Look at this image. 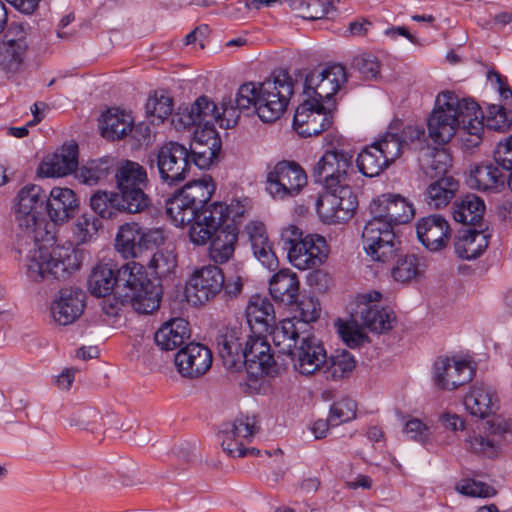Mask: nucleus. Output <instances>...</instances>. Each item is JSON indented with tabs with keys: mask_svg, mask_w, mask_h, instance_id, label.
Returning a JSON list of instances; mask_svg holds the SVG:
<instances>
[{
	"mask_svg": "<svg viewBox=\"0 0 512 512\" xmlns=\"http://www.w3.org/2000/svg\"><path fill=\"white\" fill-rule=\"evenodd\" d=\"M403 433L410 439L421 444H426L430 440V430L421 420L413 418L405 423Z\"/></svg>",
	"mask_w": 512,
	"mask_h": 512,
	"instance_id": "nucleus-62",
	"label": "nucleus"
},
{
	"mask_svg": "<svg viewBox=\"0 0 512 512\" xmlns=\"http://www.w3.org/2000/svg\"><path fill=\"white\" fill-rule=\"evenodd\" d=\"M501 442L490 438L489 436H483L481 434L473 433L465 439V448L474 453L482 454L488 457L496 455Z\"/></svg>",
	"mask_w": 512,
	"mask_h": 512,
	"instance_id": "nucleus-55",
	"label": "nucleus"
},
{
	"mask_svg": "<svg viewBox=\"0 0 512 512\" xmlns=\"http://www.w3.org/2000/svg\"><path fill=\"white\" fill-rule=\"evenodd\" d=\"M160 229H144L137 223H126L119 228L115 247L125 258H136L144 249L164 242Z\"/></svg>",
	"mask_w": 512,
	"mask_h": 512,
	"instance_id": "nucleus-15",
	"label": "nucleus"
},
{
	"mask_svg": "<svg viewBox=\"0 0 512 512\" xmlns=\"http://www.w3.org/2000/svg\"><path fill=\"white\" fill-rule=\"evenodd\" d=\"M371 215L381 217L394 227L408 223L414 217L413 205L401 195L382 194L370 204Z\"/></svg>",
	"mask_w": 512,
	"mask_h": 512,
	"instance_id": "nucleus-25",
	"label": "nucleus"
},
{
	"mask_svg": "<svg viewBox=\"0 0 512 512\" xmlns=\"http://www.w3.org/2000/svg\"><path fill=\"white\" fill-rule=\"evenodd\" d=\"M190 338L189 323L183 318L165 322L155 333V342L162 350L180 347Z\"/></svg>",
	"mask_w": 512,
	"mask_h": 512,
	"instance_id": "nucleus-34",
	"label": "nucleus"
},
{
	"mask_svg": "<svg viewBox=\"0 0 512 512\" xmlns=\"http://www.w3.org/2000/svg\"><path fill=\"white\" fill-rule=\"evenodd\" d=\"M150 162L151 166L156 164L161 181L168 185L183 182L191 168L188 148L175 141L164 143Z\"/></svg>",
	"mask_w": 512,
	"mask_h": 512,
	"instance_id": "nucleus-10",
	"label": "nucleus"
},
{
	"mask_svg": "<svg viewBox=\"0 0 512 512\" xmlns=\"http://www.w3.org/2000/svg\"><path fill=\"white\" fill-rule=\"evenodd\" d=\"M237 239L238 231L235 225L227 224L218 230L210 241V258L218 264L226 263L234 254Z\"/></svg>",
	"mask_w": 512,
	"mask_h": 512,
	"instance_id": "nucleus-36",
	"label": "nucleus"
},
{
	"mask_svg": "<svg viewBox=\"0 0 512 512\" xmlns=\"http://www.w3.org/2000/svg\"><path fill=\"white\" fill-rule=\"evenodd\" d=\"M374 144L390 164L398 159L404 151L398 133H394L392 130L387 131L382 138L374 142Z\"/></svg>",
	"mask_w": 512,
	"mask_h": 512,
	"instance_id": "nucleus-56",
	"label": "nucleus"
},
{
	"mask_svg": "<svg viewBox=\"0 0 512 512\" xmlns=\"http://www.w3.org/2000/svg\"><path fill=\"white\" fill-rule=\"evenodd\" d=\"M356 403L352 399L344 398L332 404L329 413L331 427L348 422L356 416Z\"/></svg>",
	"mask_w": 512,
	"mask_h": 512,
	"instance_id": "nucleus-57",
	"label": "nucleus"
},
{
	"mask_svg": "<svg viewBox=\"0 0 512 512\" xmlns=\"http://www.w3.org/2000/svg\"><path fill=\"white\" fill-rule=\"evenodd\" d=\"M461 494L470 497L489 498L496 495L494 487L474 479H464L456 487Z\"/></svg>",
	"mask_w": 512,
	"mask_h": 512,
	"instance_id": "nucleus-58",
	"label": "nucleus"
},
{
	"mask_svg": "<svg viewBox=\"0 0 512 512\" xmlns=\"http://www.w3.org/2000/svg\"><path fill=\"white\" fill-rule=\"evenodd\" d=\"M505 182V174L492 163L477 165L471 170L468 178V184L471 188L483 192H499L505 187Z\"/></svg>",
	"mask_w": 512,
	"mask_h": 512,
	"instance_id": "nucleus-32",
	"label": "nucleus"
},
{
	"mask_svg": "<svg viewBox=\"0 0 512 512\" xmlns=\"http://www.w3.org/2000/svg\"><path fill=\"white\" fill-rule=\"evenodd\" d=\"M355 66L366 79L376 78L379 74L380 64L376 57L364 55L355 59Z\"/></svg>",
	"mask_w": 512,
	"mask_h": 512,
	"instance_id": "nucleus-64",
	"label": "nucleus"
},
{
	"mask_svg": "<svg viewBox=\"0 0 512 512\" xmlns=\"http://www.w3.org/2000/svg\"><path fill=\"white\" fill-rule=\"evenodd\" d=\"M389 222L372 215L362 232V241L366 253L372 260L388 262L400 250L401 242L396 238Z\"/></svg>",
	"mask_w": 512,
	"mask_h": 512,
	"instance_id": "nucleus-9",
	"label": "nucleus"
},
{
	"mask_svg": "<svg viewBox=\"0 0 512 512\" xmlns=\"http://www.w3.org/2000/svg\"><path fill=\"white\" fill-rule=\"evenodd\" d=\"M218 230L214 226L204 225L203 222L193 219L189 228V238L196 245H205L215 236Z\"/></svg>",
	"mask_w": 512,
	"mask_h": 512,
	"instance_id": "nucleus-61",
	"label": "nucleus"
},
{
	"mask_svg": "<svg viewBox=\"0 0 512 512\" xmlns=\"http://www.w3.org/2000/svg\"><path fill=\"white\" fill-rule=\"evenodd\" d=\"M239 369L245 367L248 374L258 378L276 373V364L270 353V345L266 338L259 333H250L247 336Z\"/></svg>",
	"mask_w": 512,
	"mask_h": 512,
	"instance_id": "nucleus-16",
	"label": "nucleus"
},
{
	"mask_svg": "<svg viewBox=\"0 0 512 512\" xmlns=\"http://www.w3.org/2000/svg\"><path fill=\"white\" fill-rule=\"evenodd\" d=\"M298 341L299 344L289 355L295 371L310 376L322 370L326 351L321 341L309 333L303 334Z\"/></svg>",
	"mask_w": 512,
	"mask_h": 512,
	"instance_id": "nucleus-18",
	"label": "nucleus"
},
{
	"mask_svg": "<svg viewBox=\"0 0 512 512\" xmlns=\"http://www.w3.org/2000/svg\"><path fill=\"white\" fill-rule=\"evenodd\" d=\"M45 203L42 187L27 184L16 194L13 206L15 219L24 233L21 242L30 247L26 269L34 282L65 280L80 267L77 253L71 247L46 244L52 236L45 227Z\"/></svg>",
	"mask_w": 512,
	"mask_h": 512,
	"instance_id": "nucleus-1",
	"label": "nucleus"
},
{
	"mask_svg": "<svg viewBox=\"0 0 512 512\" xmlns=\"http://www.w3.org/2000/svg\"><path fill=\"white\" fill-rule=\"evenodd\" d=\"M178 372L186 378H198L204 375L212 365V353L204 345L189 343L175 355Z\"/></svg>",
	"mask_w": 512,
	"mask_h": 512,
	"instance_id": "nucleus-24",
	"label": "nucleus"
},
{
	"mask_svg": "<svg viewBox=\"0 0 512 512\" xmlns=\"http://www.w3.org/2000/svg\"><path fill=\"white\" fill-rule=\"evenodd\" d=\"M299 291L297 275L289 269L280 270L269 282V292L276 302L285 305L296 303Z\"/></svg>",
	"mask_w": 512,
	"mask_h": 512,
	"instance_id": "nucleus-35",
	"label": "nucleus"
},
{
	"mask_svg": "<svg viewBox=\"0 0 512 512\" xmlns=\"http://www.w3.org/2000/svg\"><path fill=\"white\" fill-rule=\"evenodd\" d=\"M246 318L251 332L263 334L275 322L274 307L267 297L253 295L246 307Z\"/></svg>",
	"mask_w": 512,
	"mask_h": 512,
	"instance_id": "nucleus-30",
	"label": "nucleus"
},
{
	"mask_svg": "<svg viewBox=\"0 0 512 512\" xmlns=\"http://www.w3.org/2000/svg\"><path fill=\"white\" fill-rule=\"evenodd\" d=\"M346 81L345 68L340 64L319 67L306 75L304 94L308 99L319 103H330V99Z\"/></svg>",
	"mask_w": 512,
	"mask_h": 512,
	"instance_id": "nucleus-14",
	"label": "nucleus"
},
{
	"mask_svg": "<svg viewBox=\"0 0 512 512\" xmlns=\"http://www.w3.org/2000/svg\"><path fill=\"white\" fill-rule=\"evenodd\" d=\"M29 24L12 21L0 41V69L7 74L21 71L31 43Z\"/></svg>",
	"mask_w": 512,
	"mask_h": 512,
	"instance_id": "nucleus-8",
	"label": "nucleus"
},
{
	"mask_svg": "<svg viewBox=\"0 0 512 512\" xmlns=\"http://www.w3.org/2000/svg\"><path fill=\"white\" fill-rule=\"evenodd\" d=\"M90 207L104 219H113L119 213H128V207L117 191H96L90 198Z\"/></svg>",
	"mask_w": 512,
	"mask_h": 512,
	"instance_id": "nucleus-39",
	"label": "nucleus"
},
{
	"mask_svg": "<svg viewBox=\"0 0 512 512\" xmlns=\"http://www.w3.org/2000/svg\"><path fill=\"white\" fill-rule=\"evenodd\" d=\"M382 295L378 291L359 294L356 298L357 309L353 322L338 320V332L349 347H357L366 338L359 326L374 333H384L391 330L396 321L394 312L376 304Z\"/></svg>",
	"mask_w": 512,
	"mask_h": 512,
	"instance_id": "nucleus-5",
	"label": "nucleus"
},
{
	"mask_svg": "<svg viewBox=\"0 0 512 512\" xmlns=\"http://www.w3.org/2000/svg\"><path fill=\"white\" fill-rule=\"evenodd\" d=\"M479 118L486 126L495 131L505 132L512 126V113H508L501 105L492 104L487 107L486 115L481 112Z\"/></svg>",
	"mask_w": 512,
	"mask_h": 512,
	"instance_id": "nucleus-53",
	"label": "nucleus"
},
{
	"mask_svg": "<svg viewBox=\"0 0 512 512\" xmlns=\"http://www.w3.org/2000/svg\"><path fill=\"white\" fill-rule=\"evenodd\" d=\"M485 204L483 200L474 194H467L454 204L453 218L456 222L481 227Z\"/></svg>",
	"mask_w": 512,
	"mask_h": 512,
	"instance_id": "nucleus-41",
	"label": "nucleus"
},
{
	"mask_svg": "<svg viewBox=\"0 0 512 512\" xmlns=\"http://www.w3.org/2000/svg\"><path fill=\"white\" fill-rule=\"evenodd\" d=\"M249 332L239 325H230L221 328L216 337L218 354L223 364L229 369L239 370L241 357L243 358L244 345Z\"/></svg>",
	"mask_w": 512,
	"mask_h": 512,
	"instance_id": "nucleus-23",
	"label": "nucleus"
},
{
	"mask_svg": "<svg viewBox=\"0 0 512 512\" xmlns=\"http://www.w3.org/2000/svg\"><path fill=\"white\" fill-rule=\"evenodd\" d=\"M498 402L496 391L483 382L474 383L463 398L466 411L481 419L493 414L498 409Z\"/></svg>",
	"mask_w": 512,
	"mask_h": 512,
	"instance_id": "nucleus-28",
	"label": "nucleus"
},
{
	"mask_svg": "<svg viewBox=\"0 0 512 512\" xmlns=\"http://www.w3.org/2000/svg\"><path fill=\"white\" fill-rule=\"evenodd\" d=\"M358 201L350 186L327 189L316 202V210L327 224L344 223L350 220L357 209Z\"/></svg>",
	"mask_w": 512,
	"mask_h": 512,
	"instance_id": "nucleus-13",
	"label": "nucleus"
},
{
	"mask_svg": "<svg viewBox=\"0 0 512 512\" xmlns=\"http://www.w3.org/2000/svg\"><path fill=\"white\" fill-rule=\"evenodd\" d=\"M293 92V81L288 72L278 70L261 82L244 83L234 99L224 98L222 101H232L239 114L253 108L261 121L271 123L285 112Z\"/></svg>",
	"mask_w": 512,
	"mask_h": 512,
	"instance_id": "nucleus-4",
	"label": "nucleus"
},
{
	"mask_svg": "<svg viewBox=\"0 0 512 512\" xmlns=\"http://www.w3.org/2000/svg\"><path fill=\"white\" fill-rule=\"evenodd\" d=\"M177 257L173 250L162 249L155 252L147 264L150 273L161 279L173 273Z\"/></svg>",
	"mask_w": 512,
	"mask_h": 512,
	"instance_id": "nucleus-51",
	"label": "nucleus"
},
{
	"mask_svg": "<svg viewBox=\"0 0 512 512\" xmlns=\"http://www.w3.org/2000/svg\"><path fill=\"white\" fill-rule=\"evenodd\" d=\"M358 170L367 177L378 176L390 166V163L381 154L374 143L365 147L356 159Z\"/></svg>",
	"mask_w": 512,
	"mask_h": 512,
	"instance_id": "nucleus-46",
	"label": "nucleus"
},
{
	"mask_svg": "<svg viewBox=\"0 0 512 512\" xmlns=\"http://www.w3.org/2000/svg\"><path fill=\"white\" fill-rule=\"evenodd\" d=\"M356 362L353 355L346 351H337L326 358L322 368V372L326 379L339 380L347 377L355 368Z\"/></svg>",
	"mask_w": 512,
	"mask_h": 512,
	"instance_id": "nucleus-47",
	"label": "nucleus"
},
{
	"mask_svg": "<svg viewBox=\"0 0 512 512\" xmlns=\"http://www.w3.org/2000/svg\"><path fill=\"white\" fill-rule=\"evenodd\" d=\"M245 230L251 243L254 256L267 269H276L278 259L269 242L264 224L257 221L250 222Z\"/></svg>",
	"mask_w": 512,
	"mask_h": 512,
	"instance_id": "nucleus-31",
	"label": "nucleus"
},
{
	"mask_svg": "<svg viewBox=\"0 0 512 512\" xmlns=\"http://www.w3.org/2000/svg\"><path fill=\"white\" fill-rule=\"evenodd\" d=\"M480 114L481 108L474 100L443 91L436 97L427 120L429 136L435 143L445 144L459 132L466 148L477 147L483 133Z\"/></svg>",
	"mask_w": 512,
	"mask_h": 512,
	"instance_id": "nucleus-3",
	"label": "nucleus"
},
{
	"mask_svg": "<svg viewBox=\"0 0 512 512\" xmlns=\"http://www.w3.org/2000/svg\"><path fill=\"white\" fill-rule=\"evenodd\" d=\"M474 370L464 360L439 357L433 365V382L438 389L452 391L472 380Z\"/></svg>",
	"mask_w": 512,
	"mask_h": 512,
	"instance_id": "nucleus-20",
	"label": "nucleus"
},
{
	"mask_svg": "<svg viewBox=\"0 0 512 512\" xmlns=\"http://www.w3.org/2000/svg\"><path fill=\"white\" fill-rule=\"evenodd\" d=\"M425 174L430 177L445 176L451 166L450 155L444 149H435L421 164Z\"/></svg>",
	"mask_w": 512,
	"mask_h": 512,
	"instance_id": "nucleus-54",
	"label": "nucleus"
},
{
	"mask_svg": "<svg viewBox=\"0 0 512 512\" xmlns=\"http://www.w3.org/2000/svg\"><path fill=\"white\" fill-rule=\"evenodd\" d=\"M85 293L77 288H62L50 303L52 320L62 326L74 323L84 312Z\"/></svg>",
	"mask_w": 512,
	"mask_h": 512,
	"instance_id": "nucleus-22",
	"label": "nucleus"
},
{
	"mask_svg": "<svg viewBox=\"0 0 512 512\" xmlns=\"http://www.w3.org/2000/svg\"><path fill=\"white\" fill-rule=\"evenodd\" d=\"M46 210L52 222L63 224L67 222L78 208L75 192L66 187H54L49 195L46 194Z\"/></svg>",
	"mask_w": 512,
	"mask_h": 512,
	"instance_id": "nucleus-29",
	"label": "nucleus"
},
{
	"mask_svg": "<svg viewBox=\"0 0 512 512\" xmlns=\"http://www.w3.org/2000/svg\"><path fill=\"white\" fill-rule=\"evenodd\" d=\"M458 182L451 176H443L431 183L425 193V199L432 208L439 209L446 206L458 190Z\"/></svg>",
	"mask_w": 512,
	"mask_h": 512,
	"instance_id": "nucleus-44",
	"label": "nucleus"
},
{
	"mask_svg": "<svg viewBox=\"0 0 512 512\" xmlns=\"http://www.w3.org/2000/svg\"><path fill=\"white\" fill-rule=\"evenodd\" d=\"M238 120L239 113L232 101H222L218 107L207 96H200L193 104L178 108L172 117V125L176 130L196 127L188 148L189 159L198 168L207 169L218 160L222 147L214 124L229 129Z\"/></svg>",
	"mask_w": 512,
	"mask_h": 512,
	"instance_id": "nucleus-2",
	"label": "nucleus"
},
{
	"mask_svg": "<svg viewBox=\"0 0 512 512\" xmlns=\"http://www.w3.org/2000/svg\"><path fill=\"white\" fill-rule=\"evenodd\" d=\"M114 176L117 193L127 205L128 213H141L150 206V197L145 192L149 179L143 166L127 160L116 170Z\"/></svg>",
	"mask_w": 512,
	"mask_h": 512,
	"instance_id": "nucleus-7",
	"label": "nucleus"
},
{
	"mask_svg": "<svg viewBox=\"0 0 512 512\" xmlns=\"http://www.w3.org/2000/svg\"><path fill=\"white\" fill-rule=\"evenodd\" d=\"M100 130L104 138L118 140L132 132V118L118 109H109L102 115Z\"/></svg>",
	"mask_w": 512,
	"mask_h": 512,
	"instance_id": "nucleus-42",
	"label": "nucleus"
},
{
	"mask_svg": "<svg viewBox=\"0 0 512 512\" xmlns=\"http://www.w3.org/2000/svg\"><path fill=\"white\" fill-rule=\"evenodd\" d=\"M353 172V156L344 150L326 151L315 163L312 176L315 182L323 184L326 189L349 186V173Z\"/></svg>",
	"mask_w": 512,
	"mask_h": 512,
	"instance_id": "nucleus-12",
	"label": "nucleus"
},
{
	"mask_svg": "<svg viewBox=\"0 0 512 512\" xmlns=\"http://www.w3.org/2000/svg\"><path fill=\"white\" fill-rule=\"evenodd\" d=\"M215 191L213 180L209 176L187 183L180 191L182 197L197 209L208 205Z\"/></svg>",
	"mask_w": 512,
	"mask_h": 512,
	"instance_id": "nucleus-45",
	"label": "nucleus"
},
{
	"mask_svg": "<svg viewBox=\"0 0 512 512\" xmlns=\"http://www.w3.org/2000/svg\"><path fill=\"white\" fill-rule=\"evenodd\" d=\"M78 166V145L65 143L61 149L47 156L39 165L37 173L41 177H62L76 170Z\"/></svg>",
	"mask_w": 512,
	"mask_h": 512,
	"instance_id": "nucleus-26",
	"label": "nucleus"
},
{
	"mask_svg": "<svg viewBox=\"0 0 512 512\" xmlns=\"http://www.w3.org/2000/svg\"><path fill=\"white\" fill-rule=\"evenodd\" d=\"M256 422L254 417L241 416L236 418L232 423L224 426L239 439H250L256 431Z\"/></svg>",
	"mask_w": 512,
	"mask_h": 512,
	"instance_id": "nucleus-60",
	"label": "nucleus"
},
{
	"mask_svg": "<svg viewBox=\"0 0 512 512\" xmlns=\"http://www.w3.org/2000/svg\"><path fill=\"white\" fill-rule=\"evenodd\" d=\"M102 227L101 220L92 213H83L74 222L73 235L78 243L84 244L96 238Z\"/></svg>",
	"mask_w": 512,
	"mask_h": 512,
	"instance_id": "nucleus-50",
	"label": "nucleus"
},
{
	"mask_svg": "<svg viewBox=\"0 0 512 512\" xmlns=\"http://www.w3.org/2000/svg\"><path fill=\"white\" fill-rule=\"evenodd\" d=\"M416 233L419 241L430 251H439L447 245L450 227L439 214L429 215L418 220Z\"/></svg>",
	"mask_w": 512,
	"mask_h": 512,
	"instance_id": "nucleus-27",
	"label": "nucleus"
},
{
	"mask_svg": "<svg viewBox=\"0 0 512 512\" xmlns=\"http://www.w3.org/2000/svg\"><path fill=\"white\" fill-rule=\"evenodd\" d=\"M118 288L129 291L125 296L130 298L135 311L151 314L160 306L161 287L147 279L143 265L132 261L117 269Z\"/></svg>",
	"mask_w": 512,
	"mask_h": 512,
	"instance_id": "nucleus-6",
	"label": "nucleus"
},
{
	"mask_svg": "<svg viewBox=\"0 0 512 512\" xmlns=\"http://www.w3.org/2000/svg\"><path fill=\"white\" fill-rule=\"evenodd\" d=\"M227 218V205L222 202H214L197 209L194 219L203 222L204 225L214 226V229L220 230L226 226L224 223Z\"/></svg>",
	"mask_w": 512,
	"mask_h": 512,
	"instance_id": "nucleus-52",
	"label": "nucleus"
},
{
	"mask_svg": "<svg viewBox=\"0 0 512 512\" xmlns=\"http://www.w3.org/2000/svg\"><path fill=\"white\" fill-rule=\"evenodd\" d=\"M297 310L299 312L300 320L299 323H310L316 321L321 312L320 303L317 299L312 296H302V298L296 303Z\"/></svg>",
	"mask_w": 512,
	"mask_h": 512,
	"instance_id": "nucleus-59",
	"label": "nucleus"
},
{
	"mask_svg": "<svg viewBox=\"0 0 512 512\" xmlns=\"http://www.w3.org/2000/svg\"><path fill=\"white\" fill-rule=\"evenodd\" d=\"M145 110L148 117L151 118L152 124L162 123L169 116L171 118L173 110V100L170 96L165 93L155 92L150 96L145 104Z\"/></svg>",
	"mask_w": 512,
	"mask_h": 512,
	"instance_id": "nucleus-49",
	"label": "nucleus"
},
{
	"mask_svg": "<svg viewBox=\"0 0 512 512\" xmlns=\"http://www.w3.org/2000/svg\"><path fill=\"white\" fill-rule=\"evenodd\" d=\"M114 167L115 160L109 156L91 160L76 171V178L86 185H98L108 179Z\"/></svg>",
	"mask_w": 512,
	"mask_h": 512,
	"instance_id": "nucleus-40",
	"label": "nucleus"
},
{
	"mask_svg": "<svg viewBox=\"0 0 512 512\" xmlns=\"http://www.w3.org/2000/svg\"><path fill=\"white\" fill-rule=\"evenodd\" d=\"M327 255L326 240L317 234L306 235L302 241L288 248L289 261L300 270L319 267Z\"/></svg>",
	"mask_w": 512,
	"mask_h": 512,
	"instance_id": "nucleus-21",
	"label": "nucleus"
},
{
	"mask_svg": "<svg viewBox=\"0 0 512 512\" xmlns=\"http://www.w3.org/2000/svg\"><path fill=\"white\" fill-rule=\"evenodd\" d=\"M427 263L425 258L408 253L400 256L391 270L393 279L400 283H409L419 280L425 273Z\"/></svg>",
	"mask_w": 512,
	"mask_h": 512,
	"instance_id": "nucleus-38",
	"label": "nucleus"
},
{
	"mask_svg": "<svg viewBox=\"0 0 512 512\" xmlns=\"http://www.w3.org/2000/svg\"><path fill=\"white\" fill-rule=\"evenodd\" d=\"M197 208L187 202L181 193H175L166 202V213L175 226L183 227L192 222Z\"/></svg>",
	"mask_w": 512,
	"mask_h": 512,
	"instance_id": "nucleus-48",
	"label": "nucleus"
},
{
	"mask_svg": "<svg viewBox=\"0 0 512 512\" xmlns=\"http://www.w3.org/2000/svg\"><path fill=\"white\" fill-rule=\"evenodd\" d=\"M224 275L216 265L203 266L192 274L187 296L195 304H203L214 298L223 290Z\"/></svg>",
	"mask_w": 512,
	"mask_h": 512,
	"instance_id": "nucleus-19",
	"label": "nucleus"
},
{
	"mask_svg": "<svg viewBox=\"0 0 512 512\" xmlns=\"http://www.w3.org/2000/svg\"><path fill=\"white\" fill-rule=\"evenodd\" d=\"M490 234L483 229L469 228L456 239L454 248L459 258L472 260L479 257L488 247Z\"/></svg>",
	"mask_w": 512,
	"mask_h": 512,
	"instance_id": "nucleus-33",
	"label": "nucleus"
},
{
	"mask_svg": "<svg viewBox=\"0 0 512 512\" xmlns=\"http://www.w3.org/2000/svg\"><path fill=\"white\" fill-rule=\"evenodd\" d=\"M306 99L295 111L293 125L296 132L303 137L320 134L331 125V107Z\"/></svg>",
	"mask_w": 512,
	"mask_h": 512,
	"instance_id": "nucleus-17",
	"label": "nucleus"
},
{
	"mask_svg": "<svg viewBox=\"0 0 512 512\" xmlns=\"http://www.w3.org/2000/svg\"><path fill=\"white\" fill-rule=\"evenodd\" d=\"M306 184V173L295 162H278L266 175V190L275 200L295 197Z\"/></svg>",
	"mask_w": 512,
	"mask_h": 512,
	"instance_id": "nucleus-11",
	"label": "nucleus"
},
{
	"mask_svg": "<svg viewBox=\"0 0 512 512\" xmlns=\"http://www.w3.org/2000/svg\"><path fill=\"white\" fill-rule=\"evenodd\" d=\"M118 287L117 270L111 263L97 264L89 278L88 289L96 297L109 295L114 287Z\"/></svg>",
	"mask_w": 512,
	"mask_h": 512,
	"instance_id": "nucleus-37",
	"label": "nucleus"
},
{
	"mask_svg": "<svg viewBox=\"0 0 512 512\" xmlns=\"http://www.w3.org/2000/svg\"><path fill=\"white\" fill-rule=\"evenodd\" d=\"M307 332H299L293 319H284L270 332L271 339L280 353L290 355L299 339Z\"/></svg>",
	"mask_w": 512,
	"mask_h": 512,
	"instance_id": "nucleus-43",
	"label": "nucleus"
},
{
	"mask_svg": "<svg viewBox=\"0 0 512 512\" xmlns=\"http://www.w3.org/2000/svg\"><path fill=\"white\" fill-rule=\"evenodd\" d=\"M494 159L503 169H512V135L498 143L494 150Z\"/></svg>",
	"mask_w": 512,
	"mask_h": 512,
	"instance_id": "nucleus-63",
	"label": "nucleus"
}]
</instances>
